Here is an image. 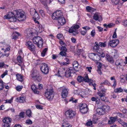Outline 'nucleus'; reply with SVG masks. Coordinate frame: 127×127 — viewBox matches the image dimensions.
<instances>
[{"label": "nucleus", "instance_id": "obj_48", "mask_svg": "<svg viewBox=\"0 0 127 127\" xmlns=\"http://www.w3.org/2000/svg\"><path fill=\"white\" fill-rule=\"evenodd\" d=\"M61 55L63 57H66V52L63 51H61L58 55Z\"/></svg>", "mask_w": 127, "mask_h": 127}, {"label": "nucleus", "instance_id": "obj_18", "mask_svg": "<svg viewBox=\"0 0 127 127\" xmlns=\"http://www.w3.org/2000/svg\"><path fill=\"white\" fill-rule=\"evenodd\" d=\"M61 89L62 90L61 92V96L62 98H65L68 94V90L66 88H61Z\"/></svg>", "mask_w": 127, "mask_h": 127}, {"label": "nucleus", "instance_id": "obj_30", "mask_svg": "<svg viewBox=\"0 0 127 127\" xmlns=\"http://www.w3.org/2000/svg\"><path fill=\"white\" fill-rule=\"evenodd\" d=\"M86 8L87 12H91V13H93L96 10V9L90 7L89 6H86Z\"/></svg>", "mask_w": 127, "mask_h": 127}, {"label": "nucleus", "instance_id": "obj_34", "mask_svg": "<svg viewBox=\"0 0 127 127\" xmlns=\"http://www.w3.org/2000/svg\"><path fill=\"white\" fill-rule=\"evenodd\" d=\"M123 90H124L122 89L121 87H120L115 89L114 92L115 93H118L123 92Z\"/></svg>", "mask_w": 127, "mask_h": 127}, {"label": "nucleus", "instance_id": "obj_58", "mask_svg": "<svg viewBox=\"0 0 127 127\" xmlns=\"http://www.w3.org/2000/svg\"><path fill=\"white\" fill-rule=\"evenodd\" d=\"M118 122L120 124H121L123 126H124V123H125V122H124L122 120L120 119H118L117 120Z\"/></svg>", "mask_w": 127, "mask_h": 127}, {"label": "nucleus", "instance_id": "obj_12", "mask_svg": "<svg viewBox=\"0 0 127 127\" xmlns=\"http://www.w3.org/2000/svg\"><path fill=\"white\" fill-rule=\"evenodd\" d=\"M119 43V40L118 39L111 40H110L108 44V47H111L112 48L116 47Z\"/></svg>", "mask_w": 127, "mask_h": 127}, {"label": "nucleus", "instance_id": "obj_25", "mask_svg": "<svg viewBox=\"0 0 127 127\" xmlns=\"http://www.w3.org/2000/svg\"><path fill=\"white\" fill-rule=\"evenodd\" d=\"M91 100L93 101H95L96 103L97 104H99L100 102L101 103V102L100 101V99L98 97H91Z\"/></svg>", "mask_w": 127, "mask_h": 127}, {"label": "nucleus", "instance_id": "obj_11", "mask_svg": "<svg viewBox=\"0 0 127 127\" xmlns=\"http://www.w3.org/2000/svg\"><path fill=\"white\" fill-rule=\"evenodd\" d=\"M61 10H58L55 12L52 15V18L53 20H57L63 15Z\"/></svg>", "mask_w": 127, "mask_h": 127}, {"label": "nucleus", "instance_id": "obj_19", "mask_svg": "<svg viewBox=\"0 0 127 127\" xmlns=\"http://www.w3.org/2000/svg\"><path fill=\"white\" fill-rule=\"evenodd\" d=\"M58 19V25L59 26H63L64 24L66 23V21L64 18L63 15Z\"/></svg>", "mask_w": 127, "mask_h": 127}, {"label": "nucleus", "instance_id": "obj_4", "mask_svg": "<svg viewBox=\"0 0 127 127\" xmlns=\"http://www.w3.org/2000/svg\"><path fill=\"white\" fill-rule=\"evenodd\" d=\"M33 43L36 45L38 48L42 47L43 45V40L42 38L39 36H35L32 39Z\"/></svg>", "mask_w": 127, "mask_h": 127}, {"label": "nucleus", "instance_id": "obj_54", "mask_svg": "<svg viewBox=\"0 0 127 127\" xmlns=\"http://www.w3.org/2000/svg\"><path fill=\"white\" fill-rule=\"evenodd\" d=\"M25 123L29 125L32 124V122L31 120L29 119L26 120Z\"/></svg>", "mask_w": 127, "mask_h": 127}, {"label": "nucleus", "instance_id": "obj_15", "mask_svg": "<svg viewBox=\"0 0 127 127\" xmlns=\"http://www.w3.org/2000/svg\"><path fill=\"white\" fill-rule=\"evenodd\" d=\"M89 76L87 74L85 75L84 77L80 76H78L77 78V81L79 83L84 82H88Z\"/></svg>", "mask_w": 127, "mask_h": 127}, {"label": "nucleus", "instance_id": "obj_10", "mask_svg": "<svg viewBox=\"0 0 127 127\" xmlns=\"http://www.w3.org/2000/svg\"><path fill=\"white\" fill-rule=\"evenodd\" d=\"M14 11L13 13L12 12H9L4 17V19H10L11 21L14 22L16 21V17H15V14Z\"/></svg>", "mask_w": 127, "mask_h": 127}, {"label": "nucleus", "instance_id": "obj_60", "mask_svg": "<svg viewBox=\"0 0 127 127\" xmlns=\"http://www.w3.org/2000/svg\"><path fill=\"white\" fill-rule=\"evenodd\" d=\"M80 32L81 34L83 36H84L87 32V31L85 30L81 31Z\"/></svg>", "mask_w": 127, "mask_h": 127}, {"label": "nucleus", "instance_id": "obj_63", "mask_svg": "<svg viewBox=\"0 0 127 127\" xmlns=\"http://www.w3.org/2000/svg\"><path fill=\"white\" fill-rule=\"evenodd\" d=\"M92 67L91 66L90 67H86V69L90 73H91V70L92 69Z\"/></svg>", "mask_w": 127, "mask_h": 127}, {"label": "nucleus", "instance_id": "obj_64", "mask_svg": "<svg viewBox=\"0 0 127 127\" xmlns=\"http://www.w3.org/2000/svg\"><path fill=\"white\" fill-rule=\"evenodd\" d=\"M72 42L74 43H76V39L73 37L71 38V39Z\"/></svg>", "mask_w": 127, "mask_h": 127}, {"label": "nucleus", "instance_id": "obj_17", "mask_svg": "<svg viewBox=\"0 0 127 127\" xmlns=\"http://www.w3.org/2000/svg\"><path fill=\"white\" fill-rule=\"evenodd\" d=\"M34 34V33L32 30V29H26L25 31V34L28 38L32 36Z\"/></svg>", "mask_w": 127, "mask_h": 127}, {"label": "nucleus", "instance_id": "obj_35", "mask_svg": "<svg viewBox=\"0 0 127 127\" xmlns=\"http://www.w3.org/2000/svg\"><path fill=\"white\" fill-rule=\"evenodd\" d=\"M17 62L20 64L22 63L23 62V58L20 55L17 56Z\"/></svg>", "mask_w": 127, "mask_h": 127}, {"label": "nucleus", "instance_id": "obj_61", "mask_svg": "<svg viewBox=\"0 0 127 127\" xmlns=\"http://www.w3.org/2000/svg\"><path fill=\"white\" fill-rule=\"evenodd\" d=\"M92 121H88L86 123V125L87 126H90L91 125H92Z\"/></svg>", "mask_w": 127, "mask_h": 127}, {"label": "nucleus", "instance_id": "obj_52", "mask_svg": "<svg viewBox=\"0 0 127 127\" xmlns=\"http://www.w3.org/2000/svg\"><path fill=\"white\" fill-rule=\"evenodd\" d=\"M95 29H93L91 31L90 34L92 37H94L95 34Z\"/></svg>", "mask_w": 127, "mask_h": 127}, {"label": "nucleus", "instance_id": "obj_7", "mask_svg": "<svg viewBox=\"0 0 127 127\" xmlns=\"http://www.w3.org/2000/svg\"><path fill=\"white\" fill-rule=\"evenodd\" d=\"M78 107L79 108L80 112L83 114L86 113L89 110V108L87 104L85 103L79 104L78 105Z\"/></svg>", "mask_w": 127, "mask_h": 127}, {"label": "nucleus", "instance_id": "obj_45", "mask_svg": "<svg viewBox=\"0 0 127 127\" xmlns=\"http://www.w3.org/2000/svg\"><path fill=\"white\" fill-rule=\"evenodd\" d=\"M36 11L35 9L34 8H32L30 10V13L31 15L32 16H33V15H34L35 13V12H36Z\"/></svg>", "mask_w": 127, "mask_h": 127}, {"label": "nucleus", "instance_id": "obj_31", "mask_svg": "<svg viewBox=\"0 0 127 127\" xmlns=\"http://www.w3.org/2000/svg\"><path fill=\"white\" fill-rule=\"evenodd\" d=\"M96 54L94 53H91L89 54V57L91 59L94 61L95 60Z\"/></svg>", "mask_w": 127, "mask_h": 127}, {"label": "nucleus", "instance_id": "obj_44", "mask_svg": "<svg viewBox=\"0 0 127 127\" xmlns=\"http://www.w3.org/2000/svg\"><path fill=\"white\" fill-rule=\"evenodd\" d=\"M80 28L79 26L77 24H74L71 27V28H73L75 30H76Z\"/></svg>", "mask_w": 127, "mask_h": 127}, {"label": "nucleus", "instance_id": "obj_5", "mask_svg": "<svg viewBox=\"0 0 127 127\" xmlns=\"http://www.w3.org/2000/svg\"><path fill=\"white\" fill-rule=\"evenodd\" d=\"M76 112L72 109H69L65 112V116L67 119L72 120L74 119L76 116Z\"/></svg>", "mask_w": 127, "mask_h": 127}, {"label": "nucleus", "instance_id": "obj_50", "mask_svg": "<svg viewBox=\"0 0 127 127\" xmlns=\"http://www.w3.org/2000/svg\"><path fill=\"white\" fill-rule=\"evenodd\" d=\"M60 50L61 51H63L66 52L67 51V49L65 46H62Z\"/></svg>", "mask_w": 127, "mask_h": 127}, {"label": "nucleus", "instance_id": "obj_27", "mask_svg": "<svg viewBox=\"0 0 127 127\" xmlns=\"http://www.w3.org/2000/svg\"><path fill=\"white\" fill-rule=\"evenodd\" d=\"M78 63L76 61H75L73 63V68L75 70L76 72L78 71V70L77 69L78 68Z\"/></svg>", "mask_w": 127, "mask_h": 127}, {"label": "nucleus", "instance_id": "obj_22", "mask_svg": "<svg viewBox=\"0 0 127 127\" xmlns=\"http://www.w3.org/2000/svg\"><path fill=\"white\" fill-rule=\"evenodd\" d=\"M11 119L9 117H5L2 120V123L11 124Z\"/></svg>", "mask_w": 127, "mask_h": 127}, {"label": "nucleus", "instance_id": "obj_14", "mask_svg": "<svg viewBox=\"0 0 127 127\" xmlns=\"http://www.w3.org/2000/svg\"><path fill=\"white\" fill-rule=\"evenodd\" d=\"M124 64V62L122 59H118L116 61L115 65L117 69H120L122 67Z\"/></svg>", "mask_w": 127, "mask_h": 127}, {"label": "nucleus", "instance_id": "obj_23", "mask_svg": "<svg viewBox=\"0 0 127 127\" xmlns=\"http://www.w3.org/2000/svg\"><path fill=\"white\" fill-rule=\"evenodd\" d=\"M96 113L98 115H102L105 114L104 111L103 110L102 107L98 108L96 110Z\"/></svg>", "mask_w": 127, "mask_h": 127}, {"label": "nucleus", "instance_id": "obj_39", "mask_svg": "<svg viewBox=\"0 0 127 127\" xmlns=\"http://www.w3.org/2000/svg\"><path fill=\"white\" fill-rule=\"evenodd\" d=\"M32 16H33L32 17L33 19H34L35 20H38L39 19V15L37 12H35V13Z\"/></svg>", "mask_w": 127, "mask_h": 127}, {"label": "nucleus", "instance_id": "obj_40", "mask_svg": "<svg viewBox=\"0 0 127 127\" xmlns=\"http://www.w3.org/2000/svg\"><path fill=\"white\" fill-rule=\"evenodd\" d=\"M99 18L98 13L97 12L95 13L93 16V19L97 21L99 19Z\"/></svg>", "mask_w": 127, "mask_h": 127}, {"label": "nucleus", "instance_id": "obj_33", "mask_svg": "<svg viewBox=\"0 0 127 127\" xmlns=\"http://www.w3.org/2000/svg\"><path fill=\"white\" fill-rule=\"evenodd\" d=\"M62 127H72V126L67 121H64L63 123Z\"/></svg>", "mask_w": 127, "mask_h": 127}, {"label": "nucleus", "instance_id": "obj_36", "mask_svg": "<svg viewBox=\"0 0 127 127\" xmlns=\"http://www.w3.org/2000/svg\"><path fill=\"white\" fill-rule=\"evenodd\" d=\"M32 113L31 110L30 109H28L27 110L26 112V115L30 118L32 117Z\"/></svg>", "mask_w": 127, "mask_h": 127}, {"label": "nucleus", "instance_id": "obj_43", "mask_svg": "<svg viewBox=\"0 0 127 127\" xmlns=\"http://www.w3.org/2000/svg\"><path fill=\"white\" fill-rule=\"evenodd\" d=\"M99 88L100 89V91L105 94L106 92V89L104 88V86H101L99 87Z\"/></svg>", "mask_w": 127, "mask_h": 127}, {"label": "nucleus", "instance_id": "obj_3", "mask_svg": "<svg viewBox=\"0 0 127 127\" xmlns=\"http://www.w3.org/2000/svg\"><path fill=\"white\" fill-rule=\"evenodd\" d=\"M30 76L32 79L35 82H39L41 80V77L36 70H33L31 71Z\"/></svg>", "mask_w": 127, "mask_h": 127}, {"label": "nucleus", "instance_id": "obj_8", "mask_svg": "<svg viewBox=\"0 0 127 127\" xmlns=\"http://www.w3.org/2000/svg\"><path fill=\"white\" fill-rule=\"evenodd\" d=\"M40 67L41 72L44 74H46L49 73V69L47 64L43 63L40 65Z\"/></svg>", "mask_w": 127, "mask_h": 127}, {"label": "nucleus", "instance_id": "obj_37", "mask_svg": "<svg viewBox=\"0 0 127 127\" xmlns=\"http://www.w3.org/2000/svg\"><path fill=\"white\" fill-rule=\"evenodd\" d=\"M99 46H100L102 47H105L106 46V42L105 41L104 42H100L98 43Z\"/></svg>", "mask_w": 127, "mask_h": 127}, {"label": "nucleus", "instance_id": "obj_62", "mask_svg": "<svg viewBox=\"0 0 127 127\" xmlns=\"http://www.w3.org/2000/svg\"><path fill=\"white\" fill-rule=\"evenodd\" d=\"M24 112H22L20 113L19 116L21 118H24Z\"/></svg>", "mask_w": 127, "mask_h": 127}, {"label": "nucleus", "instance_id": "obj_29", "mask_svg": "<svg viewBox=\"0 0 127 127\" xmlns=\"http://www.w3.org/2000/svg\"><path fill=\"white\" fill-rule=\"evenodd\" d=\"M97 95L100 96L101 98V99L102 100V101L105 102V100L104 99V97H103V98L101 97H104L105 96V94L103 93H102L101 91H100L97 92Z\"/></svg>", "mask_w": 127, "mask_h": 127}, {"label": "nucleus", "instance_id": "obj_59", "mask_svg": "<svg viewBox=\"0 0 127 127\" xmlns=\"http://www.w3.org/2000/svg\"><path fill=\"white\" fill-rule=\"evenodd\" d=\"M35 106L36 108L39 109H42L43 107L42 105H35Z\"/></svg>", "mask_w": 127, "mask_h": 127}, {"label": "nucleus", "instance_id": "obj_26", "mask_svg": "<svg viewBox=\"0 0 127 127\" xmlns=\"http://www.w3.org/2000/svg\"><path fill=\"white\" fill-rule=\"evenodd\" d=\"M16 100L20 103H24L25 101V98L24 96H20L17 98Z\"/></svg>", "mask_w": 127, "mask_h": 127}, {"label": "nucleus", "instance_id": "obj_55", "mask_svg": "<svg viewBox=\"0 0 127 127\" xmlns=\"http://www.w3.org/2000/svg\"><path fill=\"white\" fill-rule=\"evenodd\" d=\"M2 127H10L11 124L9 123H2Z\"/></svg>", "mask_w": 127, "mask_h": 127}, {"label": "nucleus", "instance_id": "obj_16", "mask_svg": "<svg viewBox=\"0 0 127 127\" xmlns=\"http://www.w3.org/2000/svg\"><path fill=\"white\" fill-rule=\"evenodd\" d=\"M76 71L74 69L71 68H68L66 70L65 74V76L66 77H68L71 76V73H75Z\"/></svg>", "mask_w": 127, "mask_h": 127}, {"label": "nucleus", "instance_id": "obj_51", "mask_svg": "<svg viewBox=\"0 0 127 127\" xmlns=\"http://www.w3.org/2000/svg\"><path fill=\"white\" fill-rule=\"evenodd\" d=\"M122 24L125 27H127V19L123 20L122 21Z\"/></svg>", "mask_w": 127, "mask_h": 127}, {"label": "nucleus", "instance_id": "obj_28", "mask_svg": "<svg viewBox=\"0 0 127 127\" xmlns=\"http://www.w3.org/2000/svg\"><path fill=\"white\" fill-rule=\"evenodd\" d=\"M14 33L16 34H16H14L12 36L11 38L12 39H14L15 40L17 39L18 37L20 35V34L19 32L16 31H15Z\"/></svg>", "mask_w": 127, "mask_h": 127}, {"label": "nucleus", "instance_id": "obj_6", "mask_svg": "<svg viewBox=\"0 0 127 127\" xmlns=\"http://www.w3.org/2000/svg\"><path fill=\"white\" fill-rule=\"evenodd\" d=\"M53 92L54 91L52 89L46 90L44 93V95L48 100L50 101L53 99L54 97Z\"/></svg>", "mask_w": 127, "mask_h": 127}, {"label": "nucleus", "instance_id": "obj_24", "mask_svg": "<svg viewBox=\"0 0 127 127\" xmlns=\"http://www.w3.org/2000/svg\"><path fill=\"white\" fill-rule=\"evenodd\" d=\"M103 110L104 111V113H106L109 111L110 109V107L108 105H104L102 106L101 107Z\"/></svg>", "mask_w": 127, "mask_h": 127}, {"label": "nucleus", "instance_id": "obj_20", "mask_svg": "<svg viewBox=\"0 0 127 127\" xmlns=\"http://www.w3.org/2000/svg\"><path fill=\"white\" fill-rule=\"evenodd\" d=\"M106 58L107 61L110 64H113L114 63V60L111 56L107 54L106 55Z\"/></svg>", "mask_w": 127, "mask_h": 127}, {"label": "nucleus", "instance_id": "obj_57", "mask_svg": "<svg viewBox=\"0 0 127 127\" xmlns=\"http://www.w3.org/2000/svg\"><path fill=\"white\" fill-rule=\"evenodd\" d=\"M82 29L85 30V31H88L90 29V28L89 26H87L83 27Z\"/></svg>", "mask_w": 127, "mask_h": 127}, {"label": "nucleus", "instance_id": "obj_47", "mask_svg": "<svg viewBox=\"0 0 127 127\" xmlns=\"http://www.w3.org/2000/svg\"><path fill=\"white\" fill-rule=\"evenodd\" d=\"M5 53H3L2 55H1L0 57H2L3 58L5 56H6V57H8L9 56V55H10V53L7 52Z\"/></svg>", "mask_w": 127, "mask_h": 127}, {"label": "nucleus", "instance_id": "obj_1", "mask_svg": "<svg viewBox=\"0 0 127 127\" xmlns=\"http://www.w3.org/2000/svg\"><path fill=\"white\" fill-rule=\"evenodd\" d=\"M16 21L18 20L20 21H24L26 19V16L25 12L21 9H17L14 11Z\"/></svg>", "mask_w": 127, "mask_h": 127}, {"label": "nucleus", "instance_id": "obj_38", "mask_svg": "<svg viewBox=\"0 0 127 127\" xmlns=\"http://www.w3.org/2000/svg\"><path fill=\"white\" fill-rule=\"evenodd\" d=\"M16 78L19 81H22L23 80V77L22 76L18 73L16 75Z\"/></svg>", "mask_w": 127, "mask_h": 127}, {"label": "nucleus", "instance_id": "obj_13", "mask_svg": "<svg viewBox=\"0 0 127 127\" xmlns=\"http://www.w3.org/2000/svg\"><path fill=\"white\" fill-rule=\"evenodd\" d=\"M98 44V42H95V46L92 47V49L94 51L99 54L102 53L103 50L99 47Z\"/></svg>", "mask_w": 127, "mask_h": 127}, {"label": "nucleus", "instance_id": "obj_9", "mask_svg": "<svg viewBox=\"0 0 127 127\" xmlns=\"http://www.w3.org/2000/svg\"><path fill=\"white\" fill-rule=\"evenodd\" d=\"M43 87L42 84H38V88H37L35 85H33L31 86V89L35 94H39L40 90L42 89Z\"/></svg>", "mask_w": 127, "mask_h": 127}, {"label": "nucleus", "instance_id": "obj_46", "mask_svg": "<svg viewBox=\"0 0 127 127\" xmlns=\"http://www.w3.org/2000/svg\"><path fill=\"white\" fill-rule=\"evenodd\" d=\"M4 84L3 81L0 80V91L2 90L4 88Z\"/></svg>", "mask_w": 127, "mask_h": 127}, {"label": "nucleus", "instance_id": "obj_53", "mask_svg": "<svg viewBox=\"0 0 127 127\" xmlns=\"http://www.w3.org/2000/svg\"><path fill=\"white\" fill-rule=\"evenodd\" d=\"M8 74V71L7 70H6L2 74L1 76L0 77L2 78H3L6 75Z\"/></svg>", "mask_w": 127, "mask_h": 127}, {"label": "nucleus", "instance_id": "obj_42", "mask_svg": "<svg viewBox=\"0 0 127 127\" xmlns=\"http://www.w3.org/2000/svg\"><path fill=\"white\" fill-rule=\"evenodd\" d=\"M48 49L47 48H45L43 50L42 52L41 53V56L42 57H44L46 54Z\"/></svg>", "mask_w": 127, "mask_h": 127}, {"label": "nucleus", "instance_id": "obj_21", "mask_svg": "<svg viewBox=\"0 0 127 127\" xmlns=\"http://www.w3.org/2000/svg\"><path fill=\"white\" fill-rule=\"evenodd\" d=\"M110 120H108V123L109 124H113L117 120L118 117L117 116L114 117H111L109 118Z\"/></svg>", "mask_w": 127, "mask_h": 127}, {"label": "nucleus", "instance_id": "obj_32", "mask_svg": "<svg viewBox=\"0 0 127 127\" xmlns=\"http://www.w3.org/2000/svg\"><path fill=\"white\" fill-rule=\"evenodd\" d=\"M88 82H87V83H89V85L91 86H93L94 87H95L96 84L95 83H93V80H92L91 79H89V78L88 79Z\"/></svg>", "mask_w": 127, "mask_h": 127}, {"label": "nucleus", "instance_id": "obj_56", "mask_svg": "<svg viewBox=\"0 0 127 127\" xmlns=\"http://www.w3.org/2000/svg\"><path fill=\"white\" fill-rule=\"evenodd\" d=\"M117 85V82L116 80H115L113 81V84L112 86V87L114 88L115 89Z\"/></svg>", "mask_w": 127, "mask_h": 127}, {"label": "nucleus", "instance_id": "obj_49", "mask_svg": "<svg viewBox=\"0 0 127 127\" xmlns=\"http://www.w3.org/2000/svg\"><path fill=\"white\" fill-rule=\"evenodd\" d=\"M23 88L22 86L18 85L16 87L15 89L17 91H20Z\"/></svg>", "mask_w": 127, "mask_h": 127}, {"label": "nucleus", "instance_id": "obj_2", "mask_svg": "<svg viewBox=\"0 0 127 127\" xmlns=\"http://www.w3.org/2000/svg\"><path fill=\"white\" fill-rule=\"evenodd\" d=\"M25 45L27 48L33 54L35 55L36 54V47L32 41H26L25 43Z\"/></svg>", "mask_w": 127, "mask_h": 127}, {"label": "nucleus", "instance_id": "obj_41", "mask_svg": "<svg viewBox=\"0 0 127 127\" xmlns=\"http://www.w3.org/2000/svg\"><path fill=\"white\" fill-rule=\"evenodd\" d=\"M103 84L105 85H108L109 86L110 85V83L108 81L106 80L100 83V85L101 86H103Z\"/></svg>", "mask_w": 127, "mask_h": 127}]
</instances>
